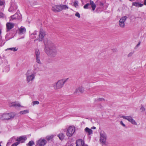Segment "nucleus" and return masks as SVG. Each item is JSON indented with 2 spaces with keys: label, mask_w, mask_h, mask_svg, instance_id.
Listing matches in <instances>:
<instances>
[{
  "label": "nucleus",
  "mask_w": 146,
  "mask_h": 146,
  "mask_svg": "<svg viewBox=\"0 0 146 146\" xmlns=\"http://www.w3.org/2000/svg\"><path fill=\"white\" fill-rule=\"evenodd\" d=\"M44 51L48 55L51 57H54L57 54L56 46L51 41L49 40L47 41Z\"/></svg>",
  "instance_id": "obj_1"
},
{
  "label": "nucleus",
  "mask_w": 146,
  "mask_h": 146,
  "mask_svg": "<svg viewBox=\"0 0 146 146\" xmlns=\"http://www.w3.org/2000/svg\"><path fill=\"white\" fill-rule=\"evenodd\" d=\"M16 115V113L15 112L3 113L1 115L0 119L3 120L12 119L14 118Z\"/></svg>",
  "instance_id": "obj_2"
},
{
  "label": "nucleus",
  "mask_w": 146,
  "mask_h": 146,
  "mask_svg": "<svg viewBox=\"0 0 146 146\" xmlns=\"http://www.w3.org/2000/svg\"><path fill=\"white\" fill-rule=\"evenodd\" d=\"M68 78L58 80L57 82L52 84L54 89L55 90L59 89L62 88L65 83L68 80Z\"/></svg>",
  "instance_id": "obj_3"
},
{
  "label": "nucleus",
  "mask_w": 146,
  "mask_h": 146,
  "mask_svg": "<svg viewBox=\"0 0 146 146\" xmlns=\"http://www.w3.org/2000/svg\"><path fill=\"white\" fill-rule=\"evenodd\" d=\"M66 5H56L52 7V10L55 12H58L62 11L63 10H66L68 9Z\"/></svg>",
  "instance_id": "obj_4"
},
{
  "label": "nucleus",
  "mask_w": 146,
  "mask_h": 146,
  "mask_svg": "<svg viewBox=\"0 0 146 146\" xmlns=\"http://www.w3.org/2000/svg\"><path fill=\"white\" fill-rule=\"evenodd\" d=\"M26 81L27 83L32 82L35 79V73H30V71H28L26 74Z\"/></svg>",
  "instance_id": "obj_5"
},
{
  "label": "nucleus",
  "mask_w": 146,
  "mask_h": 146,
  "mask_svg": "<svg viewBox=\"0 0 146 146\" xmlns=\"http://www.w3.org/2000/svg\"><path fill=\"white\" fill-rule=\"evenodd\" d=\"M75 131V127L74 126H70L67 128L66 135L68 137L72 136Z\"/></svg>",
  "instance_id": "obj_6"
},
{
  "label": "nucleus",
  "mask_w": 146,
  "mask_h": 146,
  "mask_svg": "<svg viewBox=\"0 0 146 146\" xmlns=\"http://www.w3.org/2000/svg\"><path fill=\"white\" fill-rule=\"evenodd\" d=\"M100 143L104 145H107L106 140L107 139V136L106 134L104 132L101 133H100Z\"/></svg>",
  "instance_id": "obj_7"
},
{
  "label": "nucleus",
  "mask_w": 146,
  "mask_h": 146,
  "mask_svg": "<svg viewBox=\"0 0 146 146\" xmlns=\"http://www.w3.org/2000/svg\"><path fill=\"white\" fill-rule=\"evenodd\" d=\"M127 18L126 16L122 17L119 21V26L122 28H123L125 26V22Z\"/></svg>",
  "instance_id": "obj_8"
},
{
  "label": "nucleus",
  "mask_w": 146,
  "mask_h": 146,
  "mask_svg": "<svg viewBox=\"0 0 146 146\" xmlns=\"http://www.w3.org/2000/svg\"><path fill=\"white\" fill-rule=\"evenodd\" d=\"M121 117L128 120L133 125H137L136 122L133 119L132 117L131 116H122Z\"/></svg>",
  "instance_id": "obj_9"
},
{
  "label": "nucleus",
  "mask_w": 146,
  "mask_h": 146,
  "mask_svg": "<svg viewBox=\"0 0 146 146\" xmlns=\"http://www.w3.org/2000/svg\"><path fill=\"white\" fill-rule=\"evenodd\" d=\"M35 54L36 57V61L39 64H41V62L40 61V52L39 50L38 49H36L35 52Z\"/></svg>",
  "instance_id": "obj_10"
},
{
  "label": "nucleus",
  "mask_w": 146,
  "mask_h": 146,
  "mask_svg": "<svg viewBox=\"0 0 146 146\" xmlns=\"http://www.w3.org/2000/svg\"><path fill=\"white\" fill-rule=\"evenodd\" d=\"M47 143L46 140L42 138H40L37 142V145L39 146H44Z\"/></svg>",
  "instance_id": "obj_11"
},
{
  "label": "nucleus",
  "mask_w": 146,
  "mask_h": 146,
  "mask_svg": "<svg viewBox=\"0 0 146 146\" xmlns=\"http://www.w3.org/2000/svg\"><path fill=\"white\" fill-rule=\"evenodd\" d=\"M45 35V31L43 30H41L39 32V38L36 40H38L39 41H42Z\"/></svg>",
  "instance_id": "obj_12"
},
{
  "label": "nucleus",
  "mask_w": 146,
  "mask_h": 146,
  "mask_svg": "<svg viewBox=\"0 0 146 146\" xmlns=\"http://www.w3.org/2000/svg\"><path fill=\"white\" fill-rule=\"evenodd\" d=\"M9 106L10 107H22L21 104L17 102H10L9 103Z\"/></svg>",
  "instance_id": "obj_13"
},
{
  "label": "nucleus",
  "mask_w": 146,
  "mask_h": 146,
  "mask_svg": "<svg viewBox=\"0 0 146 146\" xmlns=\"http://www.w3.org/2000/svg\"><path fill=\"white\" fill-rule=\"evenodd\" d=\"M27 139V138L25 136H21L17 138L16 140V141H17V142L19 144L20 143H24Z\"/></svg>",
  "instance_id": "obj_14"
},
{
  "label": "nucleus",
  "mask_w": 146,
  "mask_h": 146,
  "mask_svg": "<svg viewBox=\"0 0 146 146\" xmlns=\"http://www.w3.org/2000/svg\"><path fill=\"white\" fill-rule=\"evenodd\" d=\"M7 32H8L12 29L14 26V24L13 23H7L6 24Z\"/></svg>",
  "instance_id": "obj_15"
},
{
  "label": "nucleus",
  "mask_w": 146,
  "mask_h": 146,
  "mask_svg": "<svg viewBox=\"0 0 146 146\" xmlns=\"http://www.w3.org/2000/svg\"><path fill=\"white\" fill-rule=\"evenodd\" d=\"M76 146H84V143L82 139H78L76 142Z\"/></svg>",
  "instance_id": "obj_16"
},
{
  "label": "nucleus",
  "mask_w": 146,
  "mask_h": 146,
  "mask_svg": "<svg viewBox=\"0 0 146 146\" xmlns=\"http://www.w3.org/2000/svg\"><path fill=\"white\" fill-rule=\"evenodd\" d=\"M132 5L137 7H141L143 5V4H141L139 2H135L132 3Z\"/></svg>",
  "instance_id": "obj_17"
},
{
  "label": "nucleus",
  "mask_w": 146,
  "mask_h": 146,
  "mask_svg": "<svg viewBox=\"0 0 146 146\" xmlns=\"http://www.w3.org/2000/svg\"><path fill=\"white\" fill-rule=\"evenodd\" d=\"M84 131L86 133H88V135H90L92 134L93 131L92 130L88 128V127H86L84 129Z\"/></svg>",
  "instance_id": "obj_18"
},
{
  "label": "nucleus",
  "mask_w": 146,
  "mask_h": 146,
  "mask_svg": "<svg viewBox=\"0 0 146 146\" xmlns=\"http://www.w3.org/2000/svg\"><path fill=\"white\" fill-rule=\"evenodd\" d=\"M19 33L21 34H23L25 33L26 31L25 28L23 27H21L19 30Z\"/></svg>",
  "instance_id": "obj_19"
},
{
  "label": "nucleus",
  "mask_w": 146,
  "mask_h": 146,
  "mask_svg": "<svg viewBox=\"0 0 146 146\" xmlns=\"http://www.w3.org/2000/svg\"><path fill=\"white\" fill-rule=\"evenodd\" d=\"M39 70V67L38 65L37 64H35L34 65L33 68V73H36Z\"/></svg>",
  "instance_id": "obj_20"
},
{
  "label": "nucleus",
  "mask_w": 146,
  "mask_h": 146,
  "mask_svg": "<svg viewBox=\"0 0 146 146\" xmlns=\"http://www.w3.org/2000/svg\"><path fill=\"white\" fill-rule=\"evenodd\" d=\"M90 5H91L92 10L94 11L96 7V5L92 1H90Z\"/></svg>",
  "instance_id": "obj_21"
},
{
  "label": "nucleus",
  "mask_w": 146,
  "mask_h": 146,
  "mask_svg": "<svg viewBox=\"0 0 146 146\" xmlns=\"http://www.w3.org/2000/svg\"><path fill=\"white\" fill-rule=\"evenodd\" d=\"M84 90V88L82 87H80L76 89V92L77 93V92L78 91H79L81 93H82Z\"/></svg>",
  "instance_id": "obj_22"
},
{
  "label": "nucleus",
  "mask_w": 146,
  "mask_h": 146,
  "mask_svg": "<svg viewBox=\"0 0 146 146\" xmlns=\"http://www.w3.org/2000/svg\"><path fill=\"white\" fill-rule=\"evenodd\" d=\"M11 6H12L14 9H17V6L14 3V1H12L11 2Z\"/></svg>",
  "instance_id": "obj_23"
},
{
  "label": "nucleus",
  "mask_w": 146,
  "mask_h": 146,
  "mask_svg": "<svg viewBox=\"0 0 146 146\" xmlns=\"http://www.w3.org/2000/svg\"><path fill=\"white\" fill-rule=\"evenodd\" d=\"M58 136L59 139L61 140H63L64 137V135L63 133L59 134Z\"/></svg>",
  "instance_id": "obj_24"
},
{
  "label": "nucleus",
  "mask_w": 146,
  "mask_h": 146,
  "mask_svg": "<svg viewBox=\"0 0 146 146\" xmlns=\"http://www.w3.org/2000/svg\"><path fill=\"white\" fill-rule=\"evenodd\" d=\"M37 34L36 31H35L33 33H32L31 35V37L33 38H34L36 37V36Z\"/></svg>",
  "instance_id": "obj_25"
},
{
  "label": "nucleus",
  "mask_w": 146,
  "mask_h": 146,
  "mask_svg": "<svg viewBox=\"0 0 146 146\" xmlns=\"http://www.w3.org/2000/svg\"><path fill=\"white\" fill-rule=\"evenodd\" d=\"M17 48L16 47H15V48H8L6 50H11L15 52V51H17Z\"/></svg>",
  "instance_id": "obj_26"
},
{
  "label": "nucleus",
  "mask_w": 146,
  "mask_h": 146,
  "mask_svg": "<svg viewBox=\"0 0 146 146\" xmlns=\"http://www.w3.org/2000/svg\"><path fill=\"white\" fill-rule=\"evenodd\" d=\"M29 112V110H25L23 111H21L20 112V113L21 114H23L28 113Z\"/></svg>",
  "instance_id": "obj_27"
},
{
  "label": "nucleus",
  "mask_w": 146,
  "mask_h": 146,
  "mask_svg": "<svg viewBox=\"0 0 146 146\" xmlns=\"http://www.w3.org/2000/svg\"><path fill=\"white\" fill-rule=\"evenodd\" d=\"M78 2L77 1H76L74 2L73 6L76 8H77L78 6Z\"/></svg>",
  "instance_id": "obj_28"
},
{
  "label": "nucleus",
  "mask_w": 146,
  "mask_h": 146,
  "mask_svg": "<svg viewBox=\"0 0 146 146\" xmlns=\"http://www.w3.org/2000/svg\"><path fill=\"white\" fill-rule=\"evenodd\" d=\"M53 135H52L50 136H49L46 137V139L48 141H49L50 140L52 139L53 138Z\"/></svg>",
  "instance_id": "obj_29"
},
{
  "label": "nucleus",
  "mask_w": 146,
  "mask_h": 146,
  "mask_svg": "<svg viewBox=\"0 0 146 146\" xmlns=\"http://www.w3.org/2000/svg\"><path fill=\"white\" fill-rule=\"evenodd\" d=\"M134 53V51H131L127 55L128 58L131 57Z\"/></svg>",
  "instance_id": "obj_30"
},
{
  "label": "nucleus",
  "mask_w": 146,
  "mask_h": 146,
  "mask_svg": "<svg viewBox=\"0 0 146 146\" xmlns=\"http://www.w3.org/2000/svg\"><path fill=\"white\" fill-rule=\"evenodd\" d=\"M34 145V143L33 141H30L27 144V145L29 146H32Z\"/></svg>",
  "instance_id": "obj_31"
},
{
  "label": "nucleus",
  "mask_w": 146,
  "mask_h": 146,
  "mask_svg": "<svg viewBox=\"0 0 146 146\" xmlns=\"http://www.w3.org/2000/svg\"><path fill=\"white\" fill-rule=\"evenodd\" d=\"M16 10V9H14V8L13 7H12V6H11L9 9V12H12L14 11L15 10Z\"/></svg>",
  "instance_id": "obj_32"
},
{
  "label": "nucleus",
  "mask_w": 146,
  "mask_h": 146,
  "mask_svg": "<svg viewBox=\"0 0 146 146\" xmlns=\"http://www.w3.org/2000/svg\"><path fill=\"white\" fill-rule=\"evenodd\" d=\"M16 10V9H14V8L13 7H12V6H11L9 9V12H12L14 11L15 10Z\"/></svg>",
  "instance_id": "obj_33"
},
{
  "label": "nucleus",
  "mask_w": 146,
  "mask_h": 146,
  "mask_svg": "<svg viewBox=\"0 0 146 146\" xmlns=\"http://www.w3.org/2000/svg\"><path fill=\"white\" fill-rule=\"evenodd\" d=\"M90 5V3H88L86 4L84 6V8L85 9H87L88 8L89 6Z\"/></svg>",
  "instance_id": "obj_34"
},
{
  "label": "nucleus",
  "mask_w": 146,
  "mask_h": 146,
  "mask_svg": "<svg viewBox=\"0 0 146 146\" xmlns=\"http://www.w3.org/2000/svg\"><path fill=\"white\" fill-rule=\"evenodd\" d=\"M32 103H33V105L34 106L36 104H39V102L38 101H34L33 102H32Z\"/></svg>",
  "instance_id": "obj_35"
},
{
  "label": "nucleus",
  "mask_w": 146,
  "mask_h": 146,
  "mask_svg": "<svg viewBox=\"0 0 146 146\" xmlns=\"http://www.w3.org/2000/svg\"><path fill=\"white\" fill-rule=\"evenodd\" d=\"M140 110H141V111L143 112L145 111V109L143 106L141 105L140 108Z\"/></svg>",
  "instance_id": "obj_36"
},
{
  "label": "nucleus",
  "mask_w": 146,
  "mask_h": 146,
  "mask_svg": "<svg viewBox=\"0 0 146 146\" xmlns=\"http://www.w3.org/2000/svg\"><path fill=\"white\" fill-rule=\"evenodd\" d=\"M17 15V14H15L14 15H13L12 16H11V20H13L14 19H17V18H16V17H14V16H16V15Z\"/></svg>",
  "instance_id": "obj_37"
},
{
  "label": "nucleus",
  "mask_w": 146,
  "mask_h": 146,
  "mask_svg": "<svg viewBox=\"0 0 146 146\" xmlns=\"http://www.w3.org/2000/svg\"><path fill=\"white\" fill-rule=\"evenodd\" d=\"M97 100L98 101H103L105 100L103 98H98Z\"/></svg>",
  "instance_id": "obj_38"
},
{
  "label": "nucleus",
  "mask_w": 146,
  "mask_h": 146,
  "mask_svg": "<svg viewBox=\"0 0 146 146\" xmlns=\"http://www.w3.org/2000/svg\"><path fill=\"white\" fill-rule=\"evenodd\" d=\"M141 44V42L140 41L138 42V44L136 46L135 48V49H136Z\"/></svg>",
  "instance_id": "obj_39"
},
{
  "label": "nucleus",
  "mask_w": 146,
  "mask_h": 146,
  "mask_svg": "<svg viewBox=\"0 0 146 146\" xmlns=\"http://www.w3.org/2000/svg\"><path fill=\"white\" fill-rule=\"evenodd\" d=\"M5 5V3L1 1H0V6H4Z\"/></svg>",
  "instance_id": "obj_40"
},
{
  "label": "nucleus",
  "mask_w": 146,
  "mask_h": 146,
  "mask_svg": "<svg viewBox=\"0 0 146 146\" xmlns=\"http://www.w3.org/2000/svg\"><path fill=\"white\" fill-rule=\"evenodd\" d=\"M75 15L78 17V18H80V14L78 12H76L75 14Z\"/></svg>",
  "instance_id": "obj_41"
},
{
  "label": "nucleus",
  "mask_w": 146,
  "mask_h": 146,
  "mask_svg": "<svg viewBox=\"0 0 146 146\" xmlns=\"http://www.w3.org/2000/svg\"><path fill=\"white\" fill-rule=\"evenodd\" d=\"M120 124L123 126L124 127H126L124 123H123V121H120Z\"/></svg>",
  "instance_id": "obj_42"
},
{
  "label": "nucleus",
  "mask_w": 146,
  "mask_h": 146,
  "mask_svg": "<svg viewBox=\"0 0 146 146\" xmlns=\"http://www.w3.org/2000/svg\"><path fill=\"white\" fill-rule=\"evenodd\" d=\"M18 144H19V143L17 142L12 144L11 146H17Z\"/></svg>",
  "instance_id": "obj_43"
},
{
  "label": "nucleus",
  "mask_w": 146,
  "mask_h": 146,
  "mask_svg": "<svg viewBox=\"0 0 146 146\" xmlns=\"http://www.w3.org/2000/svg\"><path fill=\"white\" fill-rule=\"evenodd\" d=\"M3 17V14L1 12L0 13V18L2 17Z\"/></svg>",
  "instance_id": "obj_44"
},
{
  "label": "nucleus",
  "mask_w": 146,
  "mask_h": 146,
  "mask_svg": "<svg viewBox=\"0 0 146 146\" xmlns=\"http://www.w3.org/2000/svg\"><path fill=\"white\" fill-rule=\"evenodd\" d=\"M100 5V6H103V5H104V4L103 3H102V2H100V4H99Z\"/></svg>",
  "instance_id": "obj_45"
},
{
  "label": "nucleus",
  "mask_w": 146,
  "mask_h": 146,
  "mask_svg": "<svg viewBox=\"0 0 146 146\" xmlns=\"http://www.w3.org/2000/svg\"><path fill=\"white\" fill-rule=\"evenodd\" d=\"M144 4L145 5H146V0H144Z\"/></svg>",
  "instance_id": "obj_46"
},
{
  "label": "nucleus",
  "mask_w": 146,
  "mask_h": 146,
  "mask_svg": "<svg viewBox=\"0 0 146 146\" xmlns=\"http://www.w3.org/2000/svg\"><path fill=\"white\" fill-rule=\"evenodd\" d=\"M92 129H96V127H93L92 128Z\"/></svg>",
  "instance_id": "obj_47"
},
{
  "label": "nucleus",
  "mask_w": 146,
  "mask_h": 146,
  "mask_svg": "<svg viewBox=\"0 0 146 146\" xmlns=\"http://www.w3.org/2000/svg\"><path fill=\"white\" fill-rule=\"evenodd\" d=\"M70 146H73L72 145H70Z\"/></svg>",
  "instance_id": "obj_48"
},
{
  "label": "nucleus",
  "mask_w": 146,
  "mask_h": 146,
  "mask_svg": "<svg viewBox=\"0 0 146 146\" xmlns=\"http://www.w3.org/2000/svg\"><path fill=\"white\" fill-rule=\"evenodd\" d=\"M129 0L130 1H132L133 0Z\"/></svg>",
  "instance_id": "obj_49"
},
{
  "label": "nucleus",
  "mask_w": 146,
  "mask_h": 146,
  "mask_svg": "<svg viewBox=\"0 0 146 146\" xmlns=\"http://www.w3.org/2000/svg\"><path fill=\"white\" fill-rule=\"evenodd\" d=\"M84 146H87V145H85Z\"/></svg>",
  "instance_id": "obj_50"
},
{
  "label": "nucleus",
  "mask_w": 146,
  "mask_h": 146,
  "mask_svg": "<svg viewBox=\"0 0 146 146\" xmlns=\"http://www.w3.org/2000/svg\"><path fill=\"white\" fill-rule=\"evenodd\" d=\"M0 146H1V145L0 144Z\"/></svg>",
  "instance_id": "obj_51"
}]
</instances>
